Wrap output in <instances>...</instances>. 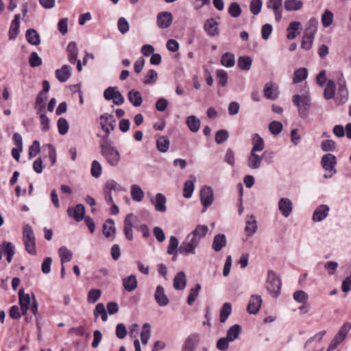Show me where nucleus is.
Here are the masks:
<instances>
[{
  "label": "nucleus",
  "instance_id": "dca6fc26",
  "mask_svg": "<svg viewBox=\"0 0 351 351\" xmlns=\"http://www.w3.org/2000/svg\"><path fill=\"white\" fill-rule=\"evenodd\" d=\"M278 210L285 217L290 216L293 210V204L288 198H280L278 201Z\"/></svg>",
  "mask_w": 351,
  "mask_h": 351
},
{
  "label": "nucleus",
  "instance_id": "a211bd4d",
  "mask_svg": "<svg viewBox=\"0 0 351 351\" xmlns=\"http://www.w3.org/2000/svg\"><path fill=\"white\" fill-rule=\"evenodd\" d=\"M167 199L162 193H157L154 198L151 199V203L154 206L156 211L164 213L167 210Z\"/></svg>",
  "mask_w": 351,
  "mask_h": 351
},
{
  "label": "nucleus",
  "instance_id": "6ab92c4d",
  "mask_svg": "<svg viewBox=\"0 0 351 351\" xmlns=\"http://www.w3.org/2000/svg\"><path fill=\"white\" fill-rule=\"evenodd\" d=\"M261 304L262 299L260 295H252L247 307L248 313L253 315L256 314L261 306Z\"/></svg>",
  "mask_w": 351,
  "mask_h": 351
},
{
  "label": "nucleus",
  "instance_id": "58836bf2",
  "mask_svg": "<svg viewBox=\"0 0 351 351\" xmlns=\"http://www.w3.org/2000/svg\"><path fill=\"white\" fill-rule=\"evenodd\" d=\"M336 85L333 80H329L326 82V86L324 90V98L327 100L334 97L335 93Z\"/></svg>",
  "mask_w": 351,
  "mask_h": 351
},
{
  "label": "nucleus",
  "instance_id": "b1692460",
  "mask_svg": "<svg viewBox=\"0 0 351 351\" xmlns=\"http://www.w3.org/2000/svg\"><path fill=\"white\" fill-rule=\"evenodd\" d=\"M116 228L114 226V220L108 219L103 225V234L106 238L112 239L115 238Z\"/></svg>",
  "mask_w": 351,
  "mask_h": 351
},
{
  "label": "nucleus",
  "instance_id": "49530a36",
  "mask_svg": "<svg viewBox=\"0 0 351 351\" xmlns=\"http://www.w3.org/2000/svg\"><path fill=\"white\" fill-rule=\"evenodd\" d=\"M178 245L179 241L178 239L175 236H171L169 238V242L167 247V254H178Z\"/></svg>",
  "mask_w": 351,
  "mask_h": 351
},
{
  "label": "nucleus",
  "instance_id": "4c0bfd02",
  "mask_svg": "<svg viewBox=\"0 0 351 351\" xmlns=\"http://www.w3.org/2000/svg\"><path fill=\"white\" fill-rule=\"evenodd\" d=\"M157 149L161 153H166L169 148L170 141L167 137L160 136L156 142Z\"/></svg>",
  "mask_w": 351,
  "mask_h": 351
},
{
  "label": "nucleus",
  "instance_id": "9d476101",
  "mask_svg": "<svg viewBox=\"0 0 351 351\" xmlns=\"http://www.w3.org/2000/svg\"><path fill=\"white\" fill-rule=\"evenodd\" d=\"M104 98L108 100H112L114 104L121 106L124 103V97L121 93L117 90V87L110 86L104 92Z\"/></svg>",
  "mask_w": 351,
  "mask_h": 351
},
{
  "label": "nucleus",
  "instance_id": "7ed1b4c3",
  "mask_svg": "<svg viewBox=\"0 0 351 351\" xmlns=\"http://www.w3.org/2000/svg\"><path fill=\"white\" fill-rule=\"evenodd\" d=\"M319 21L316 18H311L308 22L307 27L306 28L303 39L301 44V47L305 50L311 49L313 43L315 38V35L317 31V26Z\"/></svg>",
  "mask_w": 351,
  "mask_h": 351
},
{
  "label": "nucleus",
  "instance_id": "3c124183",
  "mask_svg": "<svg viewBox=\"0 0 351 351\" xmlns=\"http://www.w3.org/2000/svg\"><path fill=\"white\" fill-rule=\"evenodd\" d=\"M265 97L271 100H274L278 97V92L273 88L272 84H266L263 90Z\"/></svg>",
  "mask_w": 351,
  "mask_h": 351
},
{
  "label": "nucleus",
  "instance_id": "680f3d73",
  "mask_svg": "<svg viewBox=\"0 0 351 351\" xmlns=\"http://www.w3.org/2000/svg\"><path fill=\"white\" fill-rule=\"evenodd\" d=\"M101 292L99 289H92L88 293L87 300L90 304L95 303L100 298Z\"/></svg>",
  "mask_w": 351,
  "mask_h": 351
},
{
  "label": "nucleus",
  "instance_id": "c756f323",
  "mask_svg": "<svg viewBox=\"0 0 351 351\" xmlns=\"http://www.w3.org/2000/svg\"><path fill=\"white\" fill-rule=\"evenodd\" d=\"M186 280L184 271L178 272L173 278V288L176 290H183L186 287Z\"/></svg>",
  "mask_w": 351,
  "mask_h": 351
},
{
  "label": "nucleus",
  "instance_id": "1a4fd4ad",
  "mask_svg": "<svg viewBox=\"0 0 351 351\" xmlns=\"http://www.w3.org/2000/svg\"><path fill=\"white\" fill-rule=\"evenodd\" d=\"M100 120V125L101 129L106 132V135L104 136H107V139L112 131H113L116 126V120L113 115L104 113L99 117Z\"/></svg>",
  "mask_w": 351,
  "mask_h": 351
},
{
  "label": "nucleus",
  "instance_id": "69168bd1",
  "mask_svg": "<svg viewBox=\"0 0 351 351\" xmlns=\"http://www.w3.org/2000/svg\"><path fill=\"white\" fill-rule=\"evenodd\" d=\"M282 124L277 121H273L269 125L270 132L274 135L280 134L282 130Z\"/></svg>",
  "mask_w": 351,
  "mask_h": 351
},
{
  "label": "nucleus",
  "instance_id": "6e6d98bb",
  "mask_svg": "<svg viewBox=\"0 0 351 351\" xmlns=\"http://www.w3.org/2000/svg\"><path fill=\"white\" fill-rule=\"evenodd\" d=\"M102 172V167L100 162L96 160H93L91 164L90 173L93 178H98Z\"/></svg>",
  "mask_w": 351,
  "mask_h": 351
},
{
  "label": "nucleus",
  "instance_id": "4468645a",
  "mask_svg": "<svg viewBox=\"0 0 351 351\" xmlns=\"http://www.w3.org/2000/svg\"><path fill=\"white\" fill-rule=\"evenodd\" d=\"M157 25L161 29L168 28L172 23L173 16L171 12H162L157 15Z\"/></svg>",
  "mask_w": 351,
  "mask_h": 351
},
{
  "label": "nucleus",
  "instance_id": "052dcab7",
  "mask_svg": "<svg viewBox=\"0 0 351 351\" xmlns=\"http://www.w3.org/2000/svg\"><path fill=\"white\" fill-rule=\"evenodd\" d=\"M58 132L61 135H64L68 132L69 130V123L64 118H60L57 123Z\"/></svg>",
  "mask_w": 351,
  "mask_h": 351
},
{
  "label": "nucleus",
  "instance_id": "a878e982",
  "mask_svg": "<svg viewBox=\"0 0 351 351\" xmlns=\"http://www.w3.org/2000/svg\"><path fill=\"white\" fill-rule=\"evenodd\" d=\"M226 243L227 239L226 235L223 234H218L214 237L212 248L215 252H218L226 245Z\"/></svg>",
  "mask_w": 351,
  "mask_h": 351
},
{
  "label": "nucleus",
  "instance_id": "7c9ffc66",
  "mask_svg": "<svg viewBox=\"0 0 351 351\" xmlns=\"http://www.w3.org/2000/svg\"><path fill=\"white\" fill-rule=\"evenodd\" d=\"M66 51L68 53V60L71 64H75L77 61L78 55V49L75 42H70L66 47Z\"/></svg>",
  "mask_w": 351,
  "mask_h": 351
},
{
  "label": "nucleus",
  "instance_id": "cd10ccee",
  "mask_svg": "<svg viewBox=\"0 0 351 351\" xmlns=\"http://www.w3.org/2000/svg\"><path fill=\"white\" fill-rule=\"evenodd\" d=\"M128 98L134 107H139L142 105L143 97L141 93L136 89H132L128 92Z\"/></svg>",
  "mask_w": 351,
  "mask_h": 351
},
{
  "label": "nucleus",
  "instance_id": "bb28decb",
  "mask_svg": "<svg viewBox=\"0 0 351 351\" xmlns=\"http://www.w3.org/2000/svg\"><path fill=\"white\" fill-rule=\"evenodd\" d=\"M302 29L301 23L299 21H292L289 23L287 31V37L289 40L294 39Z\"/></svg>",
  "mask_w": 351,
  "mask_h": 351
},
{
  "label": "nucleus",
  "instance_id": "0eeeda50",
  "mask_svg": "<svg viewBox=\"0 0 351 351\" xmlns=\"http://www.w3.org/2000/svg\"><path fill=\"white\" fill-rule=\"evenodd\" d=\"M199 245L197 240L190 234L181 243L178 251L180 254L186 256L189 254H195V249Z\"/></svg>",
  "mask_w": 351,
  "mask_h": 351
},
{
  "label": "nucleus",
  "instance_id": "2f4dec72",
  "mask_svg": "<svg viewBox=\"0 0 351 351\" xmlns=\"http://www.w3.org/2000/svg\"><path fill=\"white\" fill-rule=\"evenodd\" d=\"M186 124L192 132H197L201 125L200 120L195 115L189 116L186 120Z\"/></svg>",
  "mask_w": 351,
  "mask_h": 351
},
{
  "label": "nucleus",
  "instance_id": "20e7f679",
  "mask_svg": "<svg viewBox=\"0 0 351 351\" xmlns=\"http://www.w3.org/2000/svg\"><path fill=\"white\" fill-rule=\"evenodd\" d=\"M292 101L293 105L298 108L300 117L302 119L307 118L311 107V98L309 95H294L292 97Z\"/></svg>",
  "mask_w": 351,
  "mask_h": 351
},
{
  "label": "nucleus",
  "instance_id": "ea45409f",
  "mask_svg": "<svg viewBox=\"0 0 351 351\" xmlns=\"http://www.w3.org/2000/svg\"><path fill=\"white\" fill-rule=\"evenodd\" d=\"M220 62L223 66L231 68L235 64V56L232 53L226 52L222 55Z\"/></svg>",
  "mask_w": 351,
  "mask_h": 351
},
{
  "label": "nucleus",
  "instance_id": "2eb2a0df",
  "mask_svg": "<svg viewBox=\"0 0 351 351\" xmlns=\"http://www.w3.org/2000/svg\"><path fill=\"white\" fill-rule=\"evenodd\" d=\"M154 299L159 306L164 307L169 304V299L165 294L164 288L158 285L154 293Z\"/></svg>",
  "mask_w": 351,
  "mask_h": 351
},
{
  "label": "nucleus",
  "instance_id": "39448f33",
  "mask_svg": "<svg viewBox=\"0 0 351 351\" xmlns=\"http://www.w3.org/2000/svg\"><path fill=\"white\" fill-rule=\"evenodd\" d=\"M23 241L26 251L32 255H36V239L33 229L29 224H26L23 228Z\"/></svg>",
  "mask_w": 351,
  "mask_h": 351
},
{
  "label": "nucleus",
  "instance_id": "f3484780",
  "mask_svg": "<svg viewBox=\"0 0 351 351\" xmlns=\"http://www.w3.org/2000/svg\"><path fill=\"white\" fill-rule=\"evenodd\" d=\"M267 7L273 10L276 20L280 21L282 19V0H268Z\"/></svg>",
  "mask_w": 351,
  "mask_h": 351
},
{
  "label": "nucleus",
  "instance_id": "f03ea898",
  "mask_svg": "<svg viewBox=\"0 0 351 351\" xmlns=\"http://www.w3.org/2000/svg\"><path fill=\"white\" fill-rule=\"evenodd\" d=\"M19 304L23 315L27 314L29 309L34 316H36L38 311V304L36 300L35 295L32 294V298L29 294L25 293L24 290L20 289L19 292Z\"/></svg>",
  "mask_w": 351,
  "mask_h": 351
},
{
  "label": "nucleus",
  "instance_id": "f8f14e48",
  "mask_svg": "<svg viewBox=\"0 0 351 351\" xmlns=\"http://www.w3.org/2000/svg\"><path fill=\"white\" fill-rule=\"evenodd\" d=\"M322 167L328 172L336 173L335 165L337 164L336 157L332 154H326L324 155L321 160Z\"/></svg>",
  "mask_w": 351,
  "mask_h": 351
},
{
  "label": "nucleus",
  "instance_id": "37998d69",
  "mask_svg": "<svg viewBox=\"0 0 351 351\" xmlns=\"http://www.w3.org/2000/svg\"><path fill=\"white\" fill-rule=\"evenodd\" d=\"M252 60L250 56H240L237 60L238 66L243 71H249L251 69Z\"/></svg>",
  "mask_w": 351,
  "mask_h": 351
},
{
  "label": "nucleus",
  "instance_id": "c85d7f7f",
  "mask_svg": "<svg viewBox=\"0 0 351 351\" xmlns=\"http://www.w3.org/2000/svg\"><path fill=\"white\" fill-rule=\"evenodd\" d=\"M123 288L128 292L134 291L138 286V282L136 276L132 274L123 279Z\"/></svg>",
  "mask_w": 351,
  "mask_h": 351
},
{
  "label": "nucleus",
  "instance_id": "5701e85b",
  "mask_svg": "<svg viewBox=\"0 0 351 351\" xmlns=\"http://www.w3.org/2000/svg\"><path fill=\"white\" fill-rule=\"evenodd\" d=\"M263 156H259L254 152H250L247 158V165L252 169H259L261 166Z\"/></svg>",
  "mask_w": 351,
  "mask_h": 351
},
{
  "label": "nucleus",
  "instance_id": "4d7b16f0",
  "mask_svg": "<svg viewBox=\"0 0 351 351\" xmlns=\"http://www.w3.org/2000/svg\"><path fill=\"white\" fill-rule=\"evenodd\" d=\"M216 76L219 85L226 86L228 83V73L223 69H218L216 71Z\"/></svg>",
  "mask_w": 351,
  "mask_h": 351
},
{
  "label": "nucleus",
  "instance_id": "473e14b6",
  "mask_svg": "<svg viewBox=\"0 0 351 351\" xmlns=\"http://www.w3.org/2000/svg\"><path fill=\"white\" fill-rule=\"evenodd\" d=\"M25 38L32 45L37 46L40 43V36L34 29H28L25 32Z\"/></svg>",
  "mask_w": 351,
  "mask_h": 351
},
{
  "label": "nucleus",
  "instance_id": "a19ab883",
  "mask_svg": "<svg viewBox=\"0 0 351 351\" xmlns=\"http://www.w3.org/2000/svg\"><path fill=\"white\" fill-rule=\"evenodd\" d=\"M241 326L239 324H234L229 328L227 331L226 337L231 342L238 338L240 333L241 332Z\"/></svg>",
  "mask_w": 351,
  "mask_h": 351
},
{
  "label": "nucleus",
  "instance_id": "c03bdc74",
  "mask_svg": "<svg viewBox=\"0 0 351 351\" xmlns=\"http://www.w3.org/2000/svg\"><path fill=\"white\" fill-rule=\"evenodd\" d=\"M232 313V305L230 302H226L223 304L219 311V319L221 323H224Z\"/></svg>",
  "mask_w": 351,
  "mask_h": 351
},
{
  "label": "nucleus",
  "instance_id": "603ef678",
  "mask_svg": "<svg viewBox=\"0 0 351 351\" xmlns=\"http://www.w3.org/2000/svg\"><path fill=\"white\" fill-rule=\"evenodd\" d=\"M195 189L194 181L193 180H187L184 184L183 188V196L189 199L191 197Z\"/></svg>",
  "mask_w": 351,
  "mask_h": 351
},
{
  "label": "nucleus",
  "instance_id": "423d86ee",
  "mask_svg": "<svg viewBox=\"0 0 351 351\" xmlns=\"http://www.w3.org/2000/svg\"><path fill=\"white\" fill-rule=\"evenodd\" d=\"M266 289L273 297H277L281 289V280L278 275L272 270L267 272Z\"/></svg>",
  "mask_w": 351,
  "mask_h": 351
},
{
  "label": "nucleus",
  "instance_id": "e2e57ef3",
  "mask_svg": "<svg viewBox=\"0 0 351 351\" xmlns=\"http://www.w3.org/2000/svg\"><path fill=\"white\" fill-rule=\"evenodd\" d=\"M158 74L154 69L148 71L147 75L145 76L143 83L146 85L154 84L157 80Z\"/></svg>",
  "mask_w": 351,
  "mask_h": 351
},
{
  "label": "nucleus",
  "instance_id": "5fc2aeb1",
  "mask_svg": "<svg viewBox=\"0 0 351 351\" xmlns=\"http://www.w3.org/2000/svg\"><path fill=\"white\" fill-rule=\"evenodd\" d=\"M322 22L324 27H329L333 22L332 12L328 10H326L322 15Z\"/></svg>",
  "mask_w": 351,
  "mask_h": 351
},
{
  "label": "nucleus",
  "instance_id": "ddd939ff",
  "mask_svg": "<svg viewBox=\"0 0 351 351\" xmlns=\"http://www.w3.org/2000/svg\"><path fill=\"white\" fill-rule=\"evenodd\" d=\"M67 214L76 221H81L85 217V207L83 204H78L75 207L68 208Z\"/></svg>",
  "mask_w": 351,
  "mask_h": 351
},
{
  "label": "nucleus",
  "instance_id": "9b49d317",
  "mask_svg": "<svg viewBox=\"0 0 351 351\" xmlns=\"http://www.w3.org/2000/svg\"><path fill=\"white\" fill-rule=\"evenodd\" d=\"M200 201L204 206L203 212H205L208 206H210L214 200L213 191L211 187L204 186L200 191Z\"/></svg>",
  "mask_w": 351,
  "mask_h": 351
},
{
  "label": "nucleus",
  "instance_id": "09e8293b",
  "mask_svg": "<svg viewBox=\"0 0 351 351\" xmlns=\"http://www.w3.org/2000/svg\"><path fill=\"white\" fill-rule=\"evenodd\" d=\"M151 335V326L148 323H145L142 326L141 332V340L143 345H146L149 341Z\"/></svg>",
  "mask_w": 351,
  "mask_h": 351
},
{
  "label": "nucleus",
  "instance_id": "6e6552de",
  "mask_svg": "<svg viewBox=\"0 0 351 351\" xmlns=\"http://www.w3.org/2000/svg\"><path fill=\"white\" fill-rule=\"evenodd\" d=\"M123 191V186L114 180H108L104 186L105 201L107 204L113 202L112 192Z\"/></svg>",
  "mask_w": 351,
  "mask_h": 351
},
{
  "label": "nucleus",
  "instance_id": "de8ad7c7",
  "mask_svg": "<svg viewBox=\"0 0 351 351\" xmlns=\"http://www.w3.org/2000/svg\"><path fill=\"white\" fill-rule=\"evenodd\" d=\"M197 343V336L195 335H190L185 340L182 350L184 351H194L195 346Z\"/></svg>",
  "mask_w": 351,
  "mask_h": 351
},
{
  "label": "nucleus",
  "instance_id": "0e129e2a",
  "mask_svg": "<svg viewBox=\"0 0 351 351\" xmlns=\"http://www.w3.org/2000/svg\"><path fill=\"white\" fill-rule=\"evenodd\" d=\"M228 136L229 133L226 130H219L216 132L215 142L217 144H221L228 138Z\"/></svg>",
  "mask_w": 351,
  "mask_h": 351
},
{
  "label": "nucleus",
  "instance_id": "412c9836",
  "mask_svg": "<svg viewBox=\"0 0 351 351\" xmlns=\"http://www.w3.org/2000/svg\"><path fill=\"white\" fill-rule=\"evenodd\" d=\"M204 29L210 36H215L219 34V24L213 18L208 19L206 21Z\"/></svg>",
  "mask_w": 351,
  "mask_h": 351
},
{
  "label": "nucleus",
  "instance_id": "338daca9",
  "mask_svg": "<svg viewBox=\"0 0 351 351\" xmlns=\"http://www.w3.org/2000/svg\"><path fill=\"white\" fill-rule=\"evenodd\" d=\"M263 3L261 0H252L250 2V11L254 15L258 14L262 8Z\"/></svg>",
  "mask_w": 351,
  "mask_h": 351
},
{
  "label": "nucleus",
  "instance_id": "774afa93",
  "mask_svg": "<svg viewBox=\"0 0 351 351\" xmlns=\"http://www.w3.org/2000/svg\"><path fill=\"white\" fill-rule=\"evenodd\" d=\"M117 25L119 31L122 34H125L129 31V23L124 17H121L119 19Z\"/></svg>",
  "mask_w": 351,
  "mask_h": 351
},
{
  "label": "nucleus",
  "instance_id": "f704fd0d",
  "mask_svg": "<svg viewBox=\"0 0 351 351\" xmlns=\"http://www.w3.org/2000/svg\"><path fill=\"white\" fill-rule=\"evenodd\" d=\"M208 228L206 225H198L195 230L190 234L192 237L197 240L199 243L200 240L206 237L208 233Z\"/></svg>",
  "mask_w": 351,
  "mask_h": 351
},
{
  "label": "nucleus",
  "instance_id": "bf43d9fd",
  "mask_svg": "<svg viewBox=\"0 0 351 351\" xmlns=\"http://www.w3.org/2000/svg\"><path fill=\"white\" fill-rule=\"evenodd\" d=\"M242 10L239 3L234 2L232 3L228 8V13L229 14L234 17L237 18L241 14Z\"/></svg>",
  "mask_w": 351,
  "mask_h": 351
},
{
  "label": "nucleus",
  "instance_id": "4be33fe9",
  "mask_svg": "<svg viewBox=\"0 0 351 351\" xmlns=\"http://www.w3.org/2000/svg\"><path fill=\"white\" fill-rule=\"evenodd\" d=\"M329 207L327 205H321L313 212L312 219L315 222L323 221L328 215Z\"/></svg>",
  "mask_w": 351,
  "mask_h": 351
},
{
  "label": "nucleus",
  "instance_id": "e433bc0d",
  "mask_svg": "<svg viewBox=\"0 0 351 351\" xmlns=\"http://www.w3.org/2000/svg\"><path fill=\"white\" fill-rule=\"evenodd\" d=\"M47 99V96H43V94H38L34 106L36 114L45 113Z\"/></svg>",
  "mask_w": 351,
  "mask_h": 351
},
{
  "label": "nucleus",
  "instance_id": "72a5a7b5",
  "mask_svg": "<svg viewBox=\"0 0 351 351\" xmlns=\"http://www.w3.org/2000/svg\"><path fill=\"white\" fill-rule=\"evenodd\" d=\"M252 143L253 146L251 149V152H261L263 151L265 148L264 140L258 134H254L252 136Z\"/></svg>",
  "mask_w": 351,
  "mask_h": 351
},
{
  "label": "nucleus",
  "instance_id": "8fccbe9b",
  "mask_svg": "<svg viewBox=\"0 0 351 351\" xmlns=\"http://www.w3.org/2000/svg\"><path fill=\"white\" fill-rule=\"evenodd\" d=\"M59 256L61 258L62 265L64 263L69 262L71 261L73 254L71 251L68 250L66 247H61L58 250Z\"/></svg>",
  "mask_w": 351,
  "mask_h": 351
},
{
  "label": "nucleus",
  "instance_id": "864d4df0",
  "mask_svg": "<svg viewBox=\"0 0 351 351\" xmlns=\"http://www.w3.org/2000/svg\"><path fill=\"white\" fill-rule=\"evenodd\" d=\"M200 289H201L200 284H197L195 285V287L191 289L189 295L187 298V304L189 305H192L194 303V302L196 300V299L199 295V292Z\"/></svg>",
  "mask_w": 351,
  "mask_h": 351
},
{
  "label": "nucleus",
  "instance_id": "13d9d810",
  "mask_svg": "<svg viewBox=\"0 0 351 351\" xmlns=\"http://www.w3.org/2000/svg\"><path fill=\"white\" fill-rule=\"evenodd\" d=\"M351 326L344 324L338 333L334 337L335 339H337L339 342L341 343L346 337L349 330H350Z\"/></svg>",
  "mask_w": 351,
  "mask_h": 351
},
{
  "label": "nucleus",
  "instance_id": "393cba45",
  "mask_svg": "<svg viewBox=\"0 0 351 351\" xmlns=\"http://www.w3.org/2000/svg\"><path fill=\"white\" fill-rule=\"evenodd\" d=\"M257 223L255 217L253 215H247L245 227V232H246L247 237H250L254 234L257 230Z\"/></svg>",
  "mask_w": 351,
  "mask_h": 351
},
{
  "label": "nucleus",
  "instance_id": "a18cd8bd",
  "mask_svg": "<svg viewBox=\"0 0 351 351\" xmlns=\"http://www.w3.org/2000/svg\"><path fill=\"white\" fill-rule=\"evenodd\" d=\"M308 77V71L306 68H300L297 69L293 73V82L298 84L302 81L306 80Z\"/></svg>",
  "mask_w": 351,
  "mask_h": 351
},
{
  "label": "nucleus",
  "instance_id": "79ce46f5",
  "mask_svg": "<svg viewBox=\"0 0 351 351\" xmlns=\"http://www.w3.org/2000/svg\"><path fill=\"white\" fill-rule=\"evenodd\" d=\"M302 5L303 2L301 0H285V8L289 12L300 10Z\"/></svg>",
  "mask_w": 351,
  "mask_h": 351
},
{
  "label": "nucleus",
  "instance_id": "aec40b11",
  "mask_svg": "<svg viewBox=\"0 0 351 351\" xmlns=\"http://www.w3.org/2000/svg\"><path fill=\"white\" fill-rule=\"evenodd\" d=\"M72 69L67 64L63 65L60 69L55 72L56 77L59 82L63 83L66 82L71 75Z\"/></svg>",
  "mask_w": 351,
  "mask_h": 351
},
{
  "label": "nucleus",
  "instance_id": "f257e3e1",
  "mask_svg": "<svg viewBox=\"0 0 351 351\" xmlns=\"http://www.w3.org/2000/svg\"><path fill=\"white\" fill-rule=\"evenodd\" d=\"M100 154L104 158L106 162L112 167L119 165L121 160V154L113 142L107 139V136H103L99 142Z\"/></svg>",
  "mask_w": 351,
  "mask_h": 351
},
{
  "label": "nucleus",
  "instance_id": "c9c22d12",
  "mask_svg": "<svg viewBox=\"0 0 351 351\" xmlns=\"http://www.w3.org/2000/svg\"><path fill=\"white\" fill-rule=\"evenodd\" d=\"M131 197L132 199L135 202H141L145 196L144 191L137 184H132L131 186Z\"/></svg>",
  "mask_w": 351,
  "mask_h": 351
}]
</instances>
